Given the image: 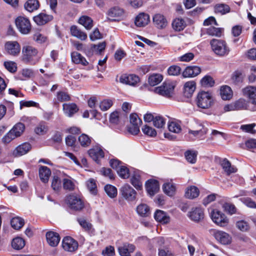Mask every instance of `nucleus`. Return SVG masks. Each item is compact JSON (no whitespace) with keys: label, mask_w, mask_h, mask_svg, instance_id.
Returning <instances> with one entry per match:
<instances>
[{"label":"nucleus","mask_w":256,"mask_h":256,"mask_svg":"<svg viewBox=\"0 0 256 256\" xmlns=\"http://www.w3.org/2000/svg\"><path fill=\"white\" fill-rule=\"evenodd\" d=\"M184 94L187 96H190L196 89V84L194 82H186L184 86Z\"/></svg>","instance_id":"58836bf2"},{"label":"nucleus","mask_w":256,"mask_h":256,"mask_svg":"<svg viewBox=\"0 0 256 256\" xmlns=\"http://www.w3.org/2000/svg\"><path fill=\"white\" fill-rule=\"evenodd\" d=\"M200 191L198 188L195 186H190L187 188L185 196L188 198L193 199L198 197Z\"/></svg>","instance_id":"f704fd0d"},{"label":"nucleus","mask_w":256,"mask_h":256,"mask_svg":"<svg viewBox=\"0 0 256 256\" xmlns=\"http://www.w3.org/2000/svg\"><path fill=\"white\" fill-rule=\"evenodd\" d=\"M5 50L10 55L18 54L20 50V46L17 42H8L4 45Z\"/></svg>","instance_id":"ddd939ff"},{"label":"nucleus","mask_w":256,"mask_h":256,"mask_svg":"<svg viewBox=\"0 0 256 256\" xmlns=\"http://www.w3.org/2000/svg\"><path fill=\"white\" fill-rule=\"evenodd\" d=\"M53 19L52 15L47 14L44 13H40L33 18L34 22L39 26L46 24Z\"/></svg>","instance_id":"6ab92c4d"},{"label":"nucleus","mask_w":256,"mask_h":256,"mask_svg":"<svg viewBox=\"0 0 256 256\" xmlns=\"http://www.w3.org/2000/svg\"><path fill=\"white\" fill-rule=\"evenodd\" d=\"M188 216L192 220L198 222L204 218V210L200 207L194 208L189 212Z\"/></svg>","instance_id":"dca6fc26"},{"label":"nucleus","mask_w":256,"mask_h":256,"mask_svg":"<svg viewBox=\"0 0 256 256\" xmlns=\"http://www.w3.org/2000/svg\"><path fill=\"white\" fill-rule=\"evenodd\" d=\"M222 208L226 212L230 215L236 214V212L234 205L230 203L225 202L222 204Z\"/></svg>","instance_id":"864d4df0"},{"label":"nucleus","mask_w":256,"mask_h":256,"mask_svg":"<svg viewBox=\"0 0 256 256\" xmlns=\"http://www.w3.org/2000/svg\"><path fill=\"white\" fill-rule=\"evenodd\" d=\"M214 12L220 14H224L230 11V6L224 4H218L214 6Z\"/></svg>","instance_id":"a19ab883"},{"label":"nucleus","mask_w":256,"mask_h":256,"mask_svg":"<svg viewBox=\"0 0 256 256\" xmlns=\"http://www.w3.org/2000/svg\"><path fill=\"white\" fill-rule=\"evenodd\" d=\"M150 22V16L145 13H140L135 18V24L138 27H143L148 24Z\"/></svg>","instance_id":"5701e85b"},{"label":"nucleus","mask_w":256,"mask_h":256,"mask_svg":"<svg viewBox=\"0 0 256 256\" xmlns=\"http://www.w3.org/2000/svg\"><path fill=\"white\" fill-rule=\"evenodd\" d=\"M62 246L66 251L72 252L77 250L78 244L71 237L66 236L62 240Z\"/></svg>","instance_id":"f8f14e48"},{"label":"nucleus","mask_w":256,"mask_h":256,"mask_svg":"<svg viewBox=\"0 0 256 256\" xmlns=\"http://www.w3.org/2000/svg\"><path fill=\"white\" fill-rule=\"evenodd\" d=\"M78 22L82 25L87 30H90L93 26V20L89 16H83L78 20Z\"/></svg>","instance_id":"e433bc0d"},{"label":"nucleus","mask_w":256,"mask_h":256,"mask_svg":"<svg viewBox=\"0 0 256 256\" xmlns=\"http://www.w3.org/2000/svg\"><path fill=\"white\" fill-rule=\"evenodd\" d=\"M71 57L72 62L76 64H81L84 66H86L88 64V62L86 58L78 52H72Z\"/></svg>","instance_id":"cd10ccee"},{"label":"nucleus","mask_w":256,"mask_h":256,"mask_svg":"<svg viewBox=\"0 0 256 256\" xmlns=\"http://www.w3.org/2000/svg\"><path fill=\"white\" fill-rule=\"evenodd\" d=\"M64 113L68 116L71 117L78 110L77 106L74 103L64 104H63Z\"/></svg>","instance_id":"393cba45"},{"label":"nucleus","mask_w":256,"mask_h":256,"mask_svg":"<svg viewBox=\"0 0 256 256\" xmlns=\"http://www.w3.org/2000/svg\"><path fill=\"white\" fill-rule=\"evenodd\" d=\"M4 64L5 68L12 73L15 72L17 70L16 64L14 62L12 61L5 62Z\"/></svg>","instance_id":"4d7b16f0"},{"label":"nucleus","mask_w":256,"mask_h":256,"mask_svg":"<svg viewBox=\"0 0 256 256\" xmlns=\"http://www.w3.org/2000/svg\"><path fill=\"white\" fill-rule=\"evenodd\" d=\"M78 141L83 147L88 146L91 143L90 138L86 134H82L78 137Z\"/></svg>","instance_id":"3c124183"},{"label":"nucleus","mask_w":256,"mask_h":256,"mask_svg":"<svg viewBox=\"0 0 256 256\" xmlns=\"http://www.w3.org/2000/svg\"><path fill=\"white\" fill-rule=\"evenodd\" d=\"M223 29L210 26L207 28L206 33L212 36L220 37L222 33Z\"/></svg>","instance_id":"de8ad7c7"},{"label":"nucleus","mask_w":256,"mask_h":256,"mask_svg":"<svg viewBox=\"0 0 256 256\" xmlns=\"http://www.w3.org/2000/svg\"><path fill=\"white\" fill-rule=\"evenodd\" d=\"M57 99L60 102H66L70 100V95L64 92H59L57 94Z\"/></svg>","instance_id":"338daca9"},{"label":"nucleus","mask_w":256,"mask_h":256,"mask_svg":"<svg viewBox=\"0 0 256 256\" xmlns=\"http://www.w3.org/2000/svg\"><path fill=\"white\" fill-rule=\"evenodd\" d=\"M70 32L72 36L82 40H84L87 38V34L82 31L78 26H72L70 27Z\"/></svg>","instance_id":"c756f323"},{"label":"nucleus","mask_w":256,"mask_h":256,"mask_svg":"<svg viewBox=\"0 0 256 256\" xmlns=\"http://www.w3.org/2000/svg\"><path fill=\"white\" fill-rule=\"evenodd\" d=\"M181 68L178 66H172L168 70V74L170 76H178L180 74Z\"/></svg>","instance_id":"13d9d810"},{"label":"nucleus","mask_w":256,"mask_h":256,"mask_svg":"<svg viewBox=\"0 0 256 256\" xmlns=\"http://www.w3.org/2000/svg\"><path fill=\"white\" fill-rule=\"evenodd\" d=\"M117 172L120 177L123 178H127L130 176L128 169L125 166H121Z\"/></svg>","instance_id":"6e6d98bb"},{"label":"nucleus","mask_w":256,"mask_h":256,"mask_svg":"<svg viewBox=\"0 0 256 256\" xmlns=\"http://www.w3.org/2000/svg\"><path fill=\"white\" fill-rule=\"evenodd\" d=\"M15 24L18 29L22 34H28L31 30V24L28 18L18 16L15 20Z\"/></svg>","instance_id":"423d86ee"},{"label":"nucleus","mask_w":256,"mask_h":256,"mask_svg":"<svg viewBox=\"0 0 256 256\" xmlns=\"http://www.w3.org/2000/svg\"><path fill=\"white\" fill-rule=\"evenodd\" d=\"M220 94L222 100H229L232 96L231 88L228 86H224L220 90Z\"/></svg>","instance_id":"72a5a7b5"},{"label":"nucleus","mask_w":256,"mask_h":256,"mask_svg":"<svg viewBox=\"0 0 256 256\" xmlns=\"http://www.w3.org/2000/svg\"><path fill=\"white\" fill-rule=\"evenodd\" d=\"M104 190L110 198H114L117 194V189L112 185H106L104 187Z\"/></svg>","instance_id":"5fc2aeb1"},{"label":"nucleus","mask_w":256,"mask_h":256,"mask_svg":"<svg viewBox=\"0 0 256 256\" xmlns=\"http://www.w3.org/2000/svg\"><path fill=\"white\" fill-rule=\"evenodd\" d=\"M87 187L91 193L93 194L96 193V184L94 179H90L87 182Z\"/></svg>","instance_id":"69168bd1"},{"label":"nucleus","mask_w":256,"mask_h":256,"mask_svg":"<svg viewBox=\"0 0 256 256\" xmlns=\"http://www.w3.org/2000/svg\"><path fill=\"white\" fill-rule=\"evenodd\" d=\"M136 211L139 215L142 216H148L150 214L149 206L144 204H139L136 208Z\"/></svg>","instance_id":"4c0bfd02"},{"label":"nucleus","mask_w":256,"mask_h":256,"mask_svg":"<svg viewBox=\"0 0 256 256\" xmlns=\"http://www.w3.org/2000/svg\"><path fill=\"white\" fill-rule=\"evenodd\" d=\"M66 202L70 208L72 210L80 211L84 208V204L82 200L74 195L70 194L67 196Z\"/></svg>","instance_id":"39448f33"},{"label":"nucleus","mask_w":256,"mask_h":256,"mask_svg":"<svg viewBox=\"0 0 256 256\" xmlns=\"http://www.w3.org/2000/svg\"><path fill=\"white\" fill-rule=\"evenodd\" d=\"M163 76L158 74H154L148 78V83L151 86H154L160 83L162 80Z\"/></svg>","instance_id":"37998d69"},{"label":"nucleus","mask_w":256,"mask_h":256,"mask_svg":"<svg viewBox=\"0 0 256 256\" xmlns=\"http://www.w3.org/2000/svg\"><path fill=\"white\" fill-rule=\"evenodd\" d=\"M164 192L168 196H173L176 192V186L174 184L170 182L165 183L162 186Z\"/></svg>","instance_id":"ea45409f"},{"label":"nucleus","mask_w":256,"mask_h":256,"mask_svg":"<svg viewBox=\"0 0 256 256\" xmlns=\"http://www.w3.org/2000/svg\"><path fill=\"white\" fill-rule=\"evenodd\" d=\"M168 128L170 132L174 133H179L182 130L180 125L173 122L168 124Z\"/></svg>","instance_id":"052dcab7"},{"label":"nucleus","mask_w":256,"mask_h":256,"mask_svg":"<svg viewBox=\"0 0 256 256\" xmlns=\"http://www.w3.org/2000/svg\"><path fill=\"white\" fill-rule=\"evenodd\" d=\"M61 187V181L58 176L53 177L52 182V188L55 191H58Z\"/></svg>","instance_id":"680f3d73"},{"label":"nucleus","mask_w":256,"mask_h":256,"mask_svg":"<svg viewBox=\"0 0 256 256\" xmlns=\"http://www.w3.org/2000/svg\"><path fill=\"white\" fill-rule=\"evenodd\" d=\"M89 156L97 163L99 162L100 158L104 156V152L101 149L92 148L88 150Z\"/></svg>","instance_id":"7c9ffc66"},{"label":"nucleus","mask_w":256,"mask_h":256,"mask_svg":"<svg viewBox=\"0 0 256 256\" xmlns=\"http://www.w3.org/2000/svg\"><path fill=\"white\" fill-rule=\"evenodd\" d=\"M112 105V102L110 100H104L100 104V108L102 110H108Z\"/></svg>","instance_id":"e2e57ef3"},{"label":"nucleus","mask_w":256,"mask_h":256,"mask_svg":"<svg viewBox=\"0 0 256 256\" xmlns=\"http://www.w3.org/2000/svg\"><path fill=\"white\" fill-rule=\"evenodd\" d=\"M154 217L157 222L164 224H168L170 222V216L161 210H156L154 213Z\"/></svg>","instance_id":"a878e982"},{"label":"nucleus","mask_w":256,"mask_h":256,"mask_svg":"<svg viewBox=\"0 0 256 256\" xmlns=\"http://www.w3.org/2000/svg\"><path fill=\"white\" fill-rule=\"evenodd\" d=\"M124 13L122 9L118 7L114 6L111 8L108 12V15L110 18H108V20L110 21H116V20L112 18H118L121 16Z\"/></svg>","instance_id":"bb28decb"},{"label":"nucleus","mask_w":256,"mask_h":256,"mask_svg":"<svg viewBox=\"0 0 256 256\" xmlns=\"http://www.w3.org/2000/svg\"><path fill=\"white\" fill-rule=\"evenodd\" d=\"M24 224V220L20 217H15L12 219L10 224L15 230H20Z\"/></svg>","instance_id":"a18cd8bd"},{"label":"nucleus","mask_w":256,"mask_h":256,"mask_svg":"<svg viewBox=\"0 0 256 256\" xmlns=\"http://www.w3.org/2000/svg\"><path fill=\"white\" fill-rule=\"evenodd\" d=\"M40 6L38 0H28L24 4V8L29 12L37 10Z\"/></svg>","instance_id":"473e14b6"},{"label":"nucleus","mask_w":256,"mask_h":256,"mask_svg":"<svg viewBox=\"0 0 256 256\" xmlns=\"http://www.w3.org/2000/svg\"><path fill=\"white\" fill-rule=\"evenodd\" d=\"M186 26V22L182 18H176L172 22V27L176 31L180 32Z\"/></svg>","instance_id":"c9c22d12"},{"label":"nucleus","mask_w":256,"mask_h":256,"mask_svg":"<svg viewBox=\"0 0 256 256\" xmlns=\"http://www.w3.org/2000/svg\"><path fill=\"white\" fill-rule=\"evenodd\" d=\"M198 152L188 150L184 153V156L187 161L191 164H194L196 160Z\"/></svg>","instance_id":"49530a36"},{"label":"nucleus","mask_w":256,"mask_h":256,"mask_svg":"<svg viewBox=\"0 0 256 256\" xmlns=\"http://www.w3.org/2000/svg\"><path fill=\"white\" fill-rule=\"evenodd\" d=\"M210 44L213 52L218 56H222L228 54L230 50L226 42L221 40L212 39Z\"/></svg>","instance_id":"f03ea898"},{"label":"nucleus","mask_w":256,"mask_h":256,"mask_svg":"<svg viewBox=\"0 0 256 256\" xmlns=\"http://www.w3.org/2000/svg\"><path fill=\"white\" fill-rule=\"evenodd\" d=\"M142 131L144 134L150 136H155L156 135V132L155 129L148 125H145L142 128Z\"/></svg>","instance_id":"bf43d9fd"},{"label":"nucleus","mask_w":256,"mask_h":256,"mask_svg":"<svg viewBox=\"0 0 256 256\" xmlns=\"http://www.w3.org/2000/svg\"><path fill=\"white\" fill-rule=\"evenodd\" d=\"M201 69L197 66H190L186 67L183 72L182 75L184 78L194 77L199 74Z\"/></svg>","instance_id":"412c9836"},{"label":"nucleus","mask_w":256,"mask_h":256,"mask_svg":"<svg viewBox=\"0 0 256 256\" xmlns=\"http://www.w3.org/2000/svg\"><path fill=\"white\" fill-rule=\"evenodd\" d=\"M244 95L248 98L249 102L254 105L253 110H256V87L248 86L242 90Z\"/></svg>","instance_id":"9b49d317"},{"label":"nucleus","mask_w":256,"mask_h":256,"mask_svg":"<svg viewBox=\"0 0 256 256\" xmlns=\"http://www.w3.org/2000/svg\"><path fill=\"white\" fill-rule=\"evenodd\" d=\"M211 218L212 221L220 226H227L229 222V220L227 216L220 210H214L210 213Z\"/></svg>","instance_id":"0eeeda50"},{"label":"nucleus","mask_w":256,"mask_h":256,"mask_svg":"<svg viewBox=\"0 0 256 256\" xmlns=\"http://www.w3.org/2000/svg\"><path fill=\"white\" fill-rule=\"evenodd\" d=\"M48 127L43 124H40L35 128L34 132L39 135H43L48 131Z\"/></svg>","instance_id":"774afa93"},{"label":"nucleus","mask_w":256,"mask_h":256,"mask_svg":"<svg viewBox=\"0 0 256 256\" xmlns=\"http://www.w3.org/2000/svg\"><path fill=\"white\" fill-rule=\"evenodd\" d=\"M153 22L158 29L165 28L168 26V20L166 17L160 14H156L153 16Z\"/></svg>","instance_id":"4468645a"},{"label":"nucleus","mask_w":256,"mask_h":256,"mask_svg":"<svg viewBox=\"0 0 256 256\" xmlns=\"http://www.w3.org/2000/svg\"><path fill=\"white\" fill-rule=\"evenodd\" d=\"M130 121L131 124L141 125L142 124V120L138 118L136 114H132L130 116Z\"/></svg>","instance_id":"0e129e2a"},{"label":"nucleus","mask_w":256,"mask_h":256,"mask_svg":"<svg viewBox=\"0 0 256 256\" xmlns=\"http://www.w3.org/2000/svg\"><path fill=\"white\" fill-rule=\"evenodd\" d=\"M51 174L50 169L46 166H41L39 168V176L40 180L44 182H48Z\"/></svg>","instance_id":"c85d7f7f"},{"label":"nucleus","mask_w":256,"mask_h":256,"mask_svg":"<svg viewBox=\"0 0 256 256\" xmlns=\"http://www.w3.org/2000/svg\"><path fill=\"white\" fill-rule=\"evenodd\" d=\"M32 146L30 143L24 142L17 146L13 152L14 156H20L26 154L31 149Z\"/></svg>","instance_id":"a211bd4d"},{"label":"nucleus","mask_w":256,"mask_h":256,"mask_svg":"<svg viewBox=\"0 0 256 256\" xmlns=\"http://www.w3.org/2000/svg\"><path fill=\"white\" fill-rule=\"evenodd\" d=\"M23 60L26 63L35 64L39 62L40 56H38V50L32 46H26L23 47Z\"/></svg>","instance_id":"f257e3e1"},{"label":"nucleus","mask_w":256,"mask_h":256,"mask_svg":"<svg viewBox=\"0 0 256 256\" xmlns=\"http://www.w3.org/2000/svg\"><path fill=\"white\" fill-rule=\"evenodd\" d=\"M213 100L211 94L208 92H200L197 96L196 104L199 108H208L211 106Z\"/></svg>","instance_id":"20e7f679"},{"label":"nucleus","mask_w":256,"mask_h":256,"mask_svg":"<svg viewBox=\"0 0 256 256\" xmlns=\"http://www.w3.org/2000/svg\"><path fill=\"white\" fill-rule=\"evenodd\" d=\"M221 166L228 175L236 172L237 170V169L234 166H232L230 162L226 158H224L222 160Z\"/></svg>","instance_id":"2f4dec72"},{"label":"nucleus","mask_w":256,"mask_h":256,"mask_svg":"<svg viewBox=\"0 0 256 256\" xmlns=\"http://www.w3.org/2000/svg\"><path fill=\"white\" fill-rule=\"evenodd\" d=\"M122 196L128 201H133L136 198V192L129 184H125L120 189Z\"/></svg>","instance_id":"9d476101"},{"label":"nucleus","mask_w":256,"mask_h":256,"mask_svg":"<svg viewBox=\"0 0 256 256\" xmlns=\"http://www.w3.org/2000/svg\"><path fill=\"white\" fill-rule=\"evenodd\" d=\"M236 110H246L248 107V102L244 98H240L234 102Z\"/></svg>","instance_id":"8fccbe9b"},{"label":"nucleus","mask_w":256,"mask_h":256,"mask_svg":"<svg viewBox=\"0 0 256 256\" xmlns=\"http://www.w3.org/2000/svg\"><path fill=\"white\" fill-rule=\"evenodd\" d=\"M135 250V246L132 244L128 243L124 244L118 248L119 253L122 256H130V254Z\"/></svg>","instance_id":"b1692460"},{"label":"nucleus","mask_w":256,"mask_h":256,"mask_svg":"<svg viewBox=\"0 0 256 256\" xmlns=\"http://www.w3.org/2000/svg\"><path fill=\"white\" fill-rule=\"evenodd\" d=\"M214 236L222 244H228L230 242L231 238L230 235L223 231L217 230L214 232Z\"/></svg>","instance_id":"f3484780"},{"label":"nucleus","mask_w":256,"mask_h":256,"mask_svg":"<svg viewBox=\"0 0 256 256\" xmlns=\"http://www.w3.org/2000/svg\"><path fill=\"white\" fill-rule=\"evenodd\" d=\"M144 119L145 122H150L153 121L154 126L158 128H162L165 124L164 118L162 116H158L155 117L151 113H146L144 116Z\"/></svg>","instance_id":"1a4fd4ad"},{"label":"nucleus","mask_w":256,"mask_h":256,"mask_svg":"<svg viewBox=\"0 0 256 256\" xmlns=\"http://www.w3.org/2000/svg\"><path fill=\"white\" fill-rule=\"evenodd\" d=\"M243 79L244 74L241 70H236L232 74V80L236 84L242 82Z\"/></svg>","instance_id":"09e8293b"},{"label":"nucleus","mask_w":256,"mask_h":256,"mask_svg":"<svg viewBox=\"0 0 256 256\" xmlns=\"http://www.w3.org/2000/svg\"><path fill=\"white\" fill-rule=\"evenodd\" d=\"M25 126L22 122H18L15 124L12 128L2 138V142L4 143H9L15 138L20 136L24 132Z\"/></svg>","instance_id":"7ed1b4c3"},{"label":"nucleus","mask_w":256,"mask_h":256,"mask_svg":"<svg viewBox=\"0 0 256 256\" xmlns=\"http://www.w3.org/2000/svg\"><path fill=\"white\" fill-rule=\"evenodd\" d=\"M174 86L170 82H164L160 86L155 88V92L167 98H170L174 94Z\"/></svg>","instance_id":"6e6552de"},{"label":"nucleus","mask_w":256,"mask_h":256,"mask_svg":"<svg viewBox=\"0 0 256 256\" xmlns=\"http://www.w3.org/2000/svg\"><path fill=\"white\" fill-rule=\"evenodd\" d=\"M202 86L204 87H212L214 84V81L212 78L210 76H206L200 81Z\"/></svg>","instance_id":"603ef678"},{"label":"nucleus","mask_w":256,"mask_h":256,"mask_svg":"<svg viewBox=\"0 0 256 256\" xmlns=\"http://www.w3.org/2000/svg\"><path fill=\"white\" fill-rule=\"evenodd\" d=\"M131 184L136 190L142 188V182L140 180V176L138 172H134L130 179Z\"/></svg>","instance_id":"c03bdc74"},{"label":"nucleus","mask_w":256,"mask_h":256,"mask_svg":"<svg viewBox=\"0 0 256 256\" xmlns=\"http://www.w3.org/2000/svg\"><path fill=\"white\" fill-rule=\"evenodd\" d=\"M140 80L138 76L135 74H126L122 75L120 78V81L122 84H125L130 86L136 85Z\"/></svg>","instance_id":"aec40b11"},{"label":"nucleus","mask_w":256,"mask_h":256,"mask_svg":"<svg viewBox=\"0 0 256 256\" xmlns=\"http://www.w3.org/2000/svg\"><path fill=\"white\" fill-rule=\"evenodd\" d=\"M146 188L148 193L150 196H153L159 190L160 186L158 181L154 180H148L146 183Z\"/></svg>","instance_id":"2eb2a0df"},{"label":"nucleus","mask_w":256,"mask_h":256,"mask_svg":"<svg viewBox=\"0 0 256 256\" xmlns=\"http://www.w3.org/2000/svg\"><path fill=\"white\" fill-rule=\"evenodd\" d=\"M24 240L20 237H17L13 239L12 242V247L16 250H22L25 246Z\"/></svg>","instance_id":"79ce46f5"},{"label":"nucleus","mask_w":256,"mask_h":256,"mask_svg":"<svg viewBox=\"0 0 256 256\" xmlns=\"http://www.w3.org/2000/svg\"><path fill=\"white\" fill-rule=\"evenodd\" d=\"M46 240L52 246H56L60 241V236L58 234L54 232H48L46 234Z\"/></svg>","instance_id":"4be33fe9"}]
</instances>
